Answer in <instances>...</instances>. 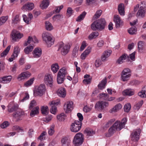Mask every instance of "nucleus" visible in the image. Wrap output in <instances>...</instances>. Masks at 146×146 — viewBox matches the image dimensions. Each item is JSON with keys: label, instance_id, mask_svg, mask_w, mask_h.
Segmentation results:
<instances>
[{"label": "nucleus", "instance_id": "nucleus-37", "mask_svg": "<svg viewBox=\"0 0 146 146\" xmlns=\"http://www.w3.org/2000/svg\"><path fill=\"white\" fill-rule=\"evenodd\" d=\"M143 103V100H141L134 105L133 107L134 110L137 111H138L142 106Z\"/></svg>", "mask_w": 146, "mask_h": 146}, {"label": "nucleus", "instance_id": "nucleus-8", "mask_svg": "<svg viewBox=\"0 0 146 146\" xmlns=\"http://www.w3.org/2000/svg\"><path fill=\"white\" fill-rule=\"evenodd\" d=\"M46 88L45 85L42 84L36 87L34 91V95L35 96H42L45 93Z\"/></svg>", "mask_w": 146, "mask_h": 146}, {"label": "nucleus", "instance_id": "nucleus-36", "mask_svg": "<svg viewBox=\"0 0 146 146\" xmlns=\"http://www.w3.org/2000/svg\"><path fill=\"white\" fill-rule=\"evenodd\" d=\"M23 114V112L21 111H17L13 114V117L17 119H19L21 115Z\"/></svg>", "mask_w": 146, "mask_h": 146}, {"label": "nucleus", "instance_id": "nucleus-6", "mask_svg": "<svg viewBox=\"0 0 146 146\" xmlns=\"http://www.w3.org/2000/svg\"><path fill=\"white\" fill-rule=\"evenodd\" d=\"M131 73L130 70L128 68H124L121 74V78L123 82L127 81L130 77Z\"/></svg>", "mask_w": 146, "mask_h": 146}, {"label": "nucleus", "instance_id": "nucleus-17", "mask_svg": "<svg viewBox=\"0 0 146 146\" xmlns=\"http://www.w3.org/2000/svg\"><path fill=\"white\" fill-rule=\"evenodd\" d=\"M129 56L126 54H123L117 60V63L120 64L125 62V61L129 60Z\"/></svg>", "mask_w": 146, "mask_h": 146}, {"label": "nucleus", "instance_id": "nucleus-39", "mask_svg": "<svg viewBox=\"0 0 146 146\" xmlns=\"http://www.w3.org/2000/svg\"><path fill=\"white\" fill-rule=\"evenodd\" d=\"M99 35V33L98 32L95 31L91 33L88 36V39L91 40L96 38Z\"/></svg>", "mask_w": 146, "mask_h": 146}, {"label": "nucleus", "instance_id": "nucleus-38", "mask_svg": "<svg viewBox=\"0 0 146 146\" xmlns=\"http://www.w3.org/2000/svg\"><path fill=\"white\" fill-rule=\"evenodd\" d=\"M86 14V13L84 11L78 16L76 19V21L77 22H80L83 20Z\"/></svg>", "mask_w": 146, "mask_h": 146}, {"label": "nucleus", "instance_id": "nucleus-50", "mask_svg": "<svg viewBox=\"0 0 146 146\" xmlns=\"http://www.w3.org/2000/svg\"><path fill=\"white\" fill-rule=\"evenodd\" d=\"M102 64L101 60L99 58L96 59L95 61L94 65L96 68L99 67Z\"/></svg>", "mask_w": 146, "mask_h": 146}, {"label": "nucleus", "instance_id": "nucleus-21", "mask_svg": "<svg viewBox=\"0 0 146 146\" xmlns=\"http://www.w3.org/2000/svg\"><path fill=\"white\" fill-rule=\"evenodd\" d=\"M57 94L59 97L64 98L66 95V92L65 88H59L57 91Z\"/></svg>", "mask_w": 146, "mask_h": 146}, {"label": "nucleus", "instance_id": "nucleus-9", "mask_svg": "<svg viewBox=\"0 0 146 146\" xmlns=\"http://www.w3.org/2000/svg\"><path fill=\"white\" fill-rule=\"evenodd\" d=\"M82 123L81 121L75 120L72 123L70 128V130L72 132H77L80 130L82 126Z\"/></svg>", "mask_w": 146, "mask_h": 146}, {"label": "nucleus", "instance_id": "nucleus-53", "mask_svg": "<svg viewBox=\"0 0 146 146\" xmlns=\"http://www.w3.org/2000/svg\"><path fill=\"white\" fill-rule=\"evenodd\" d=\"M78 48L77 47H75L73 49L72 53V56L73 57H76L78 55Z\"/></svg>", "mask_w": 146, "mask_h": 146}, {"label": "nucleus", "instance_id": "nucleus-62", "mask_svg": "<svg viewBox=\"0 0 146 146\" xmlns=\"http://www.w3.org/2000/svg\"><path fill=\"white\" fill-rule=\"evenodd\" d=\"M92 79V78H89L88 79H85L83 81V83L86 85L90 84Z\"/></svg>", "mask_w": 146, "mask_h": 146}, {"label": "nucleus", "instance_id": "nucleus-18", "mask_svg": "<svg viewBox=\"0 0 146 146\" xmlns=\"http://www.w3.org/2000/svg\"><path fill=\"white\" fill-rule=\"evenodd\" d=\"M146 9L145 7L141 6L138 10L137 13V17L143 18L145 16L146 13Z\"/></svg>", "mask_w": 146, "mask_h": 146}, {"label": "nucleus", "instance_id": "nucleus-57", "mask_svg": "<svg viewBox=\"0 0 146 146\" xmlns=\"http://www.w3.org/2000/svg\"><path fill=\"white\" fill-rule=\"evenodd\" d=\"M18 105H14L13 107L9 109L8 111L9 112H12L17 110L18 109Z\"/></svg>", "mask_w": 146, "mask_h": 146}, {"label": "nucleus", "instance_id": "nucleus-24", "mask_svg": "<svg viewBox=\"0 0 146 146\" xmlns=\"http://www.w3.org/2000/svg\"><path fill=\"white\" fill-rule=\"evenodd\" d=\"M111 51L108 50L105 51L101 56V58L102 61H104L106 60L107 58L110 55Z\"/></svg>", "mask_w": 146, "mask_h": 146}, {"label": "nucleus", "instance_id": "nucleus-42", "mask_svg": "<svg viewBox=\"0 0 146 146\" xmlns=\"http://www.w3.org/2000/svg\"><path fill=\"white\" fill-rule=\"evenodd\" d=\"M45 24L46 30L50 31L53 29L52 25L48 21H46L45 22Z\"/></svg>", "mask_w": 146, "mask_h": 146}, {"label": "nucleus", "instance_id": "nucleus-33", "mask_svg": "<svg viewBox=\"0 0 146 146\" xmlns=\"http://www.w3.org/2000/svg\"><path fill=\"white\" fill-rule=\"evenodd\" d=\"M41 111L42 113L44 115H46L48 114L49 109L47 106H43L41 107Z\"/></svg>", "mask_w": 146, "mask_h": 146}, {"label": "nucleus", "instance_id": "nucleus-30", "mask_svg": "<svg viewBox=\"0 0 146 146\" xmlns=\"http://www.w3.org/2000/svg\"><path fill=\"white\" fill-rule=\"evenodd\" d=\"M123 95H126L131 96L133 95L134 92L133 90L131 89H127L123 91Z\"/></svg>", "mask_w": 146, "mask_h": 146}, {"label": "nucleus", "instance_id": "nucleus-5", "mask_svg": "<svg viewBox=\"0 0 146 146\" xmlns=\"http://www.w3.org/2000/svg\"><path fill=\"white\" fill-rule=\"evenodd\" d=\"M70 46L68 44H65L62 42H60L58 44V51L60 52L62 55L65 56L69 51Z\"/></svg>", "mask_w": 146, "mask_h": 146}, {"label": "nucleus", "instance_id": "nucleus-19", "mask_svg": "<svg viewBox=\"0 0 146 146\" xmlns=\"http://www.w3.org/2000/svg\"><path fill=\"white\" fill-rule=\"evenodd\" d=\"M42 54L41 49L39 48H36L34 50L33 54V56L35 58H38L40 57Z\"/></svg>", "mask_w": 146, "mask_h": 146}, {"label": "nucleus", "instance_id": "nucleus-31", "mask_svg": "<svg viewBox=\"0 0 146 146\" xmlns=\"http://www.w3.org/2000/svg\"><path fill=\"white\" fill-rule=\"evenodd\" d=\"M84 133L87 136H92L95 133V132L92 129L86 128L84 131Z\"/></svg>", "mask_w": 146, "mask_h": 146}, {"label": "nucleus", "instance_id": "nucleus-52", "mask_svg": "<svg viewBox=\"0 0 146 146\" xmlns=\"http://www.w3.org/2000/svg\"><path fill=\"white\" fill-rule=\"evenodd\" d=\"M139 96L142 98H145L146 97V91L142 90L141 92L138 93Z\"/></svg>", "mask_w": 146, "mask_h": 146}, {"label": "nucleus", "instance_id": "nucleus-4", "mask_svg": "<svg viewBox=\"0 0 146 146\" xmlns=\"http://www.w3.org/2000/svg\"><path fill=\"white\" fill-rule=\"evenodd\" d=\"M43 40L46 43L48 47H50L54 43V40L51 35L47 32H44L42 35Z\"/></svg>", "mask_w": 146, "mask_h": 146}, {"label": "nucleus", "instance_id": "nucleus-1", "mask_svg": "<svg viewBox=\"0 0 146 146\" xmlns=\"http://www.w3.org/2000/svg\"><path fill=\"white\" fill-rule=\"evenodd\" d=\"M106 25V22L104 18L99 19L94 21L91 25V29L93 31H101L104 29Z\"/></svg>", "mask_w": 146, "mask_h": 146}, {"label": "nucleus", "instance_id": "nucleus-44", "mask_svg": "<svg viewBox=\"0 0 146 146\" xmlns=\"http://www.w3.org/2000/svg\"><path fill=\"white\" fill-rule=\"evenodd\" d=\"M20 21L19 15H17L12 19V24L13 25L17 24Z\"/></svg>", "mask_w": 146, "mask_h": 146}, {"label": "nucleus", "instance_id": "nucleus-60", "mask_svg": "<svg viewBox=\"0 0 146 146\" xmlns=\"http://www.w3.org/2000/svg\"><path fill=\"white\" fill-rule=\"evenodd\" d=\"M67 15L70 17L73 13L74 11L71 7H69L67 10Z\"/></svg>", "mask_w": 146, "mask_h": 146}, {"label": "nucleus", "instance_id": "nucleus-54", "mask_svg": "<svg viewBox=\"0 0 146 146\" xmlns=\"http://www.w3.org/2000/svg\"><path fill=\"white\" fill-rule=\"evenodd\" d=\"M100 98L103 100H107L109 97V95L106 93L101 94H100Z\"/></svg>", "mask_w": 146, "mask_h": 146}, {"label": "nucleus", "instance_id": "nucleus-46", "mask_svg": "<svg viewBox=\"0 0 146 146\" xmlns=\"http://www.w3.org/2000/svg\"><path fill=\"white\" fill-rule=\"evenodd\" d=\"M8 17L6 16L2 17L0 18V26H1L4 24L7 20Z\"/></svg>", "mask_w": 146, "mask_h": 146}, {"label": "nucleus", "instance_id": "nucleus-49", "mask_svg": "<svg viewBox=\"0 0 146 146\" xmlns=\"http://www.w3.org/2000/svg\"><path fill=\"white\" fill-rule=\"evenodd\" d=\"M34 81V78H32L30 79L29 80L26 82L24 85L25 87H28L29 86L31 85L33 83Z\"/></svg>", "mask_w": 146, "mask_h": 146}, {"label": "nucleus", "instance_id": "nucleus-40", "mask_svg": "<svg viewBox=\"0 0 146 146\" xmlns=\"http://www.w3.org/2000/svg\"><path fill=\"white\" fill-rule=\"evenodd\" d=\"M59 69V66L57 63L53 64L51 66V70L54 73H56Z\"/></svg>", "mask_w": 146, "mask_h": 146}, {"label": "nucleus", "instance_id": "nucleus-7", "mask_svg": "<svg viewBox=\"0 0 146 146\" xmlns=\"http://www.w3.org/2000/svg\"><path fill=\"white\" fill-rule=\"evenodd\" d=\"M66 74V69L62 68L60 69L58 73L57 80L58 84L62 83L64 80L65 75Z\"/></svg>", "mask_w": 146, "mask_h": 146}, {"label": "nucleus", "instance_id": "nucleus-10", "mask_svg": "<svg viewBox=\"0 0 146 146\" xmlns=\"http://www.w3.org/2000/svg\"><path fill=\"white\" fill-rule=\"evenodd\" d=\"M109 103L108 102L99 101L97 102L95 105V108L97 110H102L108 107Z\"/></svg>", "mask_w": 146, "mask_h": 146}, {"label": "nucleus", "instance_id": "nucleus-2", "mask_svg": "<svg viewBox=\"0 0 146 146\" xmlns=\"http://www.w3.org/2000/svg\"><path fill=\"white\" fill-rule=\"evenodd\" d=\"M123 124L120 121L117 120L109 129V132L111 135H113L116 131H119L123 128Z\"/></svg>", "mask_w": 146, "mask_h": 146}, {"label": "nucleus", "instance_id": "nucleus-26", "mask_svg": "<svg viewBox=\"0 0 146 146\" xmlns=\"http://www.w3.org/2000/svg\"><path fill=\"white\" fill-rule=\"evenodd\" d=\"M119 13L120 15L123 16L125 15L124 5L123 3L119 4L118 7Z\"/></svg>", "mask_w": 146, "mask_h": 146}, {"label": "nucleus", "instance_id": "nucleus-32", "mask_svg": "<svg viewBox=\"0 0 146 146\" xmlns=\"http://www.w3.org/2000/svg\"><path fill=\"white\" fill-rule=\"evenodd\" d=\"M39 107L38 106H36L31 111L30 115L31 117H33L35 115L37 114L38 113Z\"/></svg>", "mask_w": 146, "mask_h": 146}, {"label": "nucleus", "instance_id": "nucleus-61", "mask_svg": "<svg viewBox=\"0 0 146 146\" xmlns=\"http://www.w3.org/2000/svg\"><path fill=\"white\" fill-rule=\"evenodd\" d=\"M9 125V122L7 121H5L1 125V127L2 128L4 129L8 127Z\"/></svg>", "mask_w": 146, "mask_h": 146}, {"label": "nucleus", "instance_id": "nucleus-55", "mask_svg": "<svg viewBox=\"0 0 146 146\" xmlns=\"http://www.w3.org/2000/svg\"><path fill=\"white\" fill-rule=\"evenodd\" d=\"M50 105L51 107V109L50 110V112L52 114H55L57 111L56 107L51 105Z\"/></svg>", "mask_w": 146, "mask_h": 146}, {"label": "nucleus", "instance_id": "nucleus-48", "mask_svg": "<svg viewBox=\"0 0 146 146\" xmlns=\"http://www.w3.org/2000/svg\"><path fill=\"white\" fill-rule=\"evenodd\" d=\"M102 12V11L100 10L97 11L93 17V19H95L99 18L101 16Z\"/></svg>", "mask_w": 146, "mask_h": 146}, {"label": "nucleus", "instance_id": "nucleus-3", "mask_svg": "<svg viewBox=\"0 0 146 146\" xmlns=\"http://www.w3.org/2000/svg\"><path fill=\"white\" fill-rule=\"evenodd\" d=\"M84 139V135L81 133H76L74 136L73 143L75 146H79L83 143Z\"/></svg>", "mask_w": 146, "mask_h": 146}, {"label": "nucleus", "instance_id": "nucleus-56", "mask_svg": "<svg viewBox=\"0 0 146 146\" xmlns=\"http://www.w3.org/2000/svg\"><path fill=\"white\" fill-rule=\"evenodd\" d=\"M115 121V119H111L109 120L105 125L104 128H108Z\"/></svg>", "mask_w": 146, "mask_h": 146}, {"label": "nucleus", "instance_id": "nucleus-25", "mask_svg": "<svg viewBox=\"0 0 146 146\" xmlns=\"http://www.w3.org/2000/svg\"><path fill=\"white\" fill-rule=\"evenodd\" d=\"M12 79V77L11 76H5L2 78L1 82L5 84L8 83L10 82Z\"/></svg>", "mask_w": 146, "mask_h": 146}, {"label": "nucleus", "instance_id": "nucleus-43", "mask_svg": "<svg viewBox=\"0 0 146 146\" xmlns=\"http://www.w3.org/2000/svg\"><path fill=\"white\" fill-rule=\"evenodd\" d=\"M137 45L138 50L140 52L141 51L145 45L144 42H143L140 41L138 42Z\"/></svg>", "mask_w": 146, "mask_h": 146}, {"label": "nucleus", "instance_id": "nucleus-29", "mask_svg": "<svg viewBox=\"0 0 146 146\" xmlns=\"http://www.w3.org/2000/svg\"><path fill=\"white\" fill-rule=\"evenodd\" d=\"M49 0H43L42 3L40 5L41 8L42 9H46L49 5Z\"/></svg>", "mask_w": 146, "mask_h": 146}, {"label": "nucleus", "instance_id": "nucleus-11", "mask_svg": "<svg viewBox=\"0 0 146 146\" xmlns=\"http://www.w3.org/2000/svg\"><path fill=\"white\" fill-rule=\"evenodd\" d=\"M141 129H135L132 132L131 135V140L133 141H137L139 139Z\"/></svg>", "mask_w": 146, "mask_h": 146}, {"label": "nucleus", "instance_id": "nucleus-27", "mask_svg": "<svg viewBox=\"0 0 146 146\" xmlns=\"http://www.w3.org/2000/svg\"><path fill=\"white\" fill-rule=\"evenodd\" d=\"M107 83V79L106 78H104L99 83L98 85V87L99 89L103 90L105 88V85Z\"/></svg>", "mask_w": 146, "mask_h": 146}, {"label": "nucleus", "instance_id": "nucleus-47", "mask_svg": "<svg viewBox=\"0 0 146 146\" xmlns=\"http://www.w3.org/2000/svg\"><path fill=\"white\" fill-rule=\"evenodd\" d=\"M137 30L135 27H133L129 28L128 30V33L130 35L135 34Z\"/></svg>", "mask_w": 146, "mask_h": 146}, {"label": "nucleus", "instance_id": "nucleus-22", "mask_svg": "<svg viewBox=\"0 0 146 146\" xmlns=\"http://www.w3.org/2000/svg\"><path fill=\"white\" fill-rule=\"evenodd\" d=\"M34 8V5L33 3H29L25 4L22 7V9L26 11L31 10Z\"/></svg>", "mask_w": 146, "mask_h": 146}, {"label": "nucleus", "instance_id": "nucleus-59", "mask_svg": "<svg viewBox=\"0 0 146 146\" xmlns=\"http://www.w3.org/2000/svg\"><path fill=\"white\" fill-rule=\"evenodd\" d=\"M36 105V102L35 100L31 101L30 104L29 108L31 109Z\"/></svg>", "mask_w": 146, "mask_h": 146}, {"label": "nucleus", "instance_id": "nucleus-41", "mask_svg": "<svg viewBox=\"0 0 146 146\" xmlns=\"http://www.w3.org/2000/svg\"><path fill=\"white\" fill-rule=\"evenodd\" d=\"M34 47L32 45H30L28 46L25 48L24 49V52L26 54H28L29 52H31L33 48Z\"/></svg>", "mask_w": 146, "mask_h": 146}, {"label": "nucleus", "instance_id": "nucleus-64", "mask_svg": "<svg viewBox=\"0 0 146 146\" xmlns=\"http://www.w3.org/2000/svg\"><path fill=\"white\" fill-rule=\"evenodd\" d=\"M86 46V41H83L82 43V45L80 48V51H82L83 50Z\"/></svg>", "mask_w": 146, "mask_h": 146}, {"label": "nucleus", "instance_id": "nucleus-63", "mask_svg": "<svg viewBox=\"0 0 146 146\" xmlns=\"http://www.w3.org/2000/svg\"><path fill=\"white\" fill-rule=\"evenodd\" d=\"M25 79V78L23 72L19 74L17 77V79L19 81L24 80Z\"/></svg>", "mask_w": 146, "mask_h": 146}, {"label": "nucleus", "instance_id": "nucleus-28", "mask_svg": "<svg viewBox=\"0 0 146 146\" xmlns=\"http://www.w3.org/2000/svg\"><path fill=\"white\" fill-rule=\"evenodd\" d=\"M23 17L24 21L27 24L29 23V21H31L33 17L32 14L31 13H29V14L28 18L25 15H23Z\"/></svg>", "mask_w": 146, "mask_h": 146}, {"label": "nucleus", "instance_id": "nucleus-51", "mask_svg": "<svg viewBox=\"0 0 146 146\" xmlns=\"http://www.w3.org/2000/svg\"><path fill=\"white\" fill-rule=\"evenodd\" d=\"M131 108V105L129 103H128L125 105L124 107V110L126 112H128Z\"/></svg>", "mask_w": 146, "mask_h": 146}, {"label": "nucleus", "instance_id": "nucleus-15", "mask_svg": "<svg viewBox=\"0 0 146 146\" xmlns=\"http://www.w3.org/2000/svg\"><path fill=\"white\" fill-rule=\"evenodd\" d=\"M73 102L72 101H68L64 105V109L66 113H69L73 109Z\"/></svg>", "mask_w": 146, "mask_h": 146}, {"label": "nucleus", "instance_id": "nucleus-12", "mask_svg": "<svg viewBox=\"0 0 146 146\" xmlns=\"http://www.w3.org/2000/svg\"><path fill=\"white\" fill-rule=\"evenodd\" d=\"M44 82L48 86L51 87L53 83V78L52 75L50 74H46L44 76Z\"/></svg>", "mask_w": 146, "mask_h": 146}, {"label": "nucleus", "instance_id": "nucleus-13", "mask_svg": "<svg viewBox=\"0 0 146 146\" xmlns=\"http://www.w3.org/2000/svg\"><path fill=\"white\" fill-rule=\"evenodd\" d=\"M113 21L115 23L117 28H119L122 27L123 24V22L121 19L120 17L117 15H115L113 17Z\"/></svg>", "mask_w": 146, "mask_h": 146}, {"label": "nucleus", "instance_id": "nucleus-58", "mask_svg": "<svg viewBox=\"0 0 146 146\" xmlns=\"http://www.w3.org/2000/svg\"><path fill=\"white\" fill-rule=\"evenodd\" d=\"M46 133L45 131H43L40 135L38 137V139L42 141L44 139V136L46 135Z\"/></svg>", "mask_w": 146, "mask_h": 146}, {"label": "nucleus", "instance_id": "nucleus-35", "mask_svg": "<svg viewBox=\"0 0 146 146\" xmlns=\"http://www.w3.org/2000/svg\"><path fill=\"white\" fill-rule=\"evenodd\" d=\"M57 118L60 121H63L66 119V116L64 113H62L57 116Z\"/></svg>", "mask_w": 146, "mask_h": 146}, {"label": "nucleus", "instance_id": "nucleus-16", "mask_svg": "<svg viewBox=\"0 0 146 146\" xmlns=\"http://www.w3.org/2000/svg\"><path fill=\"white\" fill-rule=\"evenodd\" d=\"M11 35L12 39L13 41H16L17 39H21L23 36V34L16 32L15 31H12Z\"/></svg>", "mask_w": 146, "mask_h": 146}, {"label": "nucleus", "instance_id": "nucleus-45", "mask_svg": "<svg viewBox=\"0 0 146 146\" xmlns=\"http://www.w3.org/2000/svg\"><path fill=\"white\" fill-rule=\"evenodd\" d=\"M11 46L9 45L1 54V57H3L6 56L10 50Z\"/></svg>", "mask_w": 146, "mask_h": 146}, {"label": "nucleus", "instance_id": "nucleus-14", "mask_svg": "<svg viewBox=\"0 0 146 146\" xmlns=\"http://www.w3.org/2000/svg\"><path fill=\"white\" fill-rule=\"evenodd\" d=\"M20 51V49L18 46H16L14 48L13 52L11 57L9 59V61L11 62L17 57Z\"/></svg>", "mask_w": 146, "mask_h": 146}, {"label": "nucleus", "instance_id": "nucleus-23", "mask_svg": "<svg viewBox=\"0 0 146 146\" xmlns=\"http://www.w3.org/2000/svg\"><path fill=\"white\" fill-rule=\"evenodd\" d=\"M70 140L68 137H63L61 140L62 145L63 146H68L70 144Z\"/></svg>", "mask_w": 146, "mask_h": 146}, {"label": "nucleus", "instance_id": "nucleus-20", "mask_svg": "<svg viewBox=\"0 0 146 146\" xmlns=\"http://www.w3.org/2000/svg\"><path fill=\"white\" fill-rule=\"evenodd\" d=\"M122 107V106L121 104H117L110 110L109 112L110 113H114L120 110Z\"/></svg>", "mask_w": 146, "mask_h": 146}, {"label": "nucleus", "instance_id": "nucleus-34", "mask_svg": "<svg viewBox=\"0 0 146 146\" xmlns=\"http://www.w3.org/2000/svg\"><path fill=\"white\" fill-rule=\"evenodd\" d=\"M35 41L33 40V38L31 36H29L27 40V41H25L24 44V46H27L28 45L31 44L30 45H33V42Z\"/></svg>", "mask_w": 146, "mask_h": 146}]
</instances>
